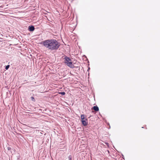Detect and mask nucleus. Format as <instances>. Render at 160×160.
<instances>
[{
	"mask_svg": "<svg viewBox=\"0 0 160 160\" xmlns=\"http://www.w3.org/2000/svg\"><path fill=\"white\" fill-rule=\"evenodd\" d=\"M42 43L46 48L51 50H56L60 46L59 43L55 39L45 40L42 41Z\"/></svg>",
	"mask_w": 160,
	"mask_h": 160,
	"instance_id": "obj_1",
	"label": "nucleus"
},
{
	"mask_svg": "<svg viewBox=\"0 0 160 160\" xmlns=\"http://www.w3.org/2000/svg\"><path fill=\"white\" fill-rule=\"evenodd\" d=\"M64 59H65V63L69 67L73 68L74 67V65L71 62V60L70 58L66 56H65Z\"/></svg>",
	"mask_w": 160,
	"mask_h": 160,
	"instance_id": "obj_2",
	"label": "nucleus"
},
{
	"mask_svg": "<svg viewBox=\"0 0 160 160\" xmlns=\"http://www.w3.org/2000/svg\"><path fill=\"white\" fill-rule=\"evenodd\" d=\"M82 123L84 126H86L88 125V120L85 118V120H83L82 121Z\"/></svg>",
	"mask_w": 160,
	"mask_h": 160,
	"instance_id": "obj_3",
	"label": "nucleus"
},
{
	"mask_svg": "<svg viewBox=\"0 0 160 160\" xmlns=\"http://www.w3.org/2000/svg\"><path fill=\"white\" fill-rule=\"evenodd\" d=\"M28 29L30 31L32 32L34 30L35 28L33 26H29Z\"/></svg>",
	"mask_w": 160,
	"mask_h": 160,
	"instance_id": "obj_4",
	"label": "nucleus"
},
{
	"mask_svg": "<svg viewBox=\"0 0 160 160\" xmlns=\"http://www.w3.org/2000/svg\"><path fill=\"white\" fill-rule=\"evenodd\" d=\"M93 109L95 111L97 112L99 111V108L97 106H94L92 108V109Z\"/></svg>",
	"mask_w": 160,
	"mask_h": 160,
	"instance_id": "obj_5",
	"label": "nucleus"
},
{
	"mask_svg": "<svg viewBox=\"0 0 160 160\" xmlns=\"http://www.w3.org/2000/svg\"><path fill=\"white\" fill-rule=\"evenodd\" d=\"M81 118L82 120V121L83 120H85V117H84V115L83 114H82L81 115Z\"/></svg>",
	"mask_w": 160,
	"mask_h": 160,
	"instance_id": "obj_6",
	"label": "nucleus"
},
{
	"mask_svg": "<svg viewBox=\"0 0 160 160\" xmlns=\"http://www.w3.org/2000/svg\"><path fill=\"white\" fill-rule=\"evenodd\" d=\"M59 94H61L62 95H64L65 94V93L63 92H59Z\"/></svg>",
	"mask_w": 160,
	"mask_h": 160,
	"instance_id": "obj_7",
	"label": "nucleus"
},
{
	"mask_svg": "<svg viewBox=\"0 0 160 160\" xmlns=\"http://www.w3.org/2000/svg\"><path fill=\"white\" fill-rule=\"evenodd\" d=\"M31 100L33 102H34L35 101V99L33 97H31Z\"/></svg>",
	"mask_w": 160,
	"mask_h": 160,
	"instance_id": "obj_8",
	"label": "nucleus"
},
{
	"mask_svg": "<svg viewBox=\"0 0 160 160\" xmlns=\"http://www.w3.org/2000/svg\"><path fill=\"white\" fill-rule=\"evenodd\" d=\"M9 67H10L9 65H8L6 66L5 67V69L7 70H8L9 68Z\"/></svg>",
	"mask_w": 160,
	"mask_h": 160,
	"instance_id": "obj_9",
	"label": "nucleus"
},
{
	"mask_svg": "<svg viewBox=\"0 0 160 160\" xmlns=\"http://www.w3.org/2000/svg\"><path fill=\"white\" fill-rule=\"evenodd\" d=\"M68 158L69 160H71L72 159V156L71 155H69L68 157Z\"/></svg>",
	"mask_w": 160,
	"mask_h": 160,
	"instance_id": "obj_10",
	"label": "nucleus"
},
{
	"mask_svg": "<svg viewBox=\"0 0 160 160\" xmlns=\"http://www.w3.org/2000/svg\"><path fill=\"white\" fill-rule=\"evenodd\" d=\"M7 149L8 151H9L11 149V148L9 147H8L7 148Z\"/></svg>",
	"mask_w": 160,
	"mask_h": 160,
	"instance_id": "obj_11",
	"label": "nucleus"
},
{
	"mask_svg": "<svg viewBox=\"0 0 160 160\" xmlns=\"http://www.w3.org/2000/svg\"><path fill=\"white\" fill-rule=\"evenodd\" d=\"M17 160H20L18 158Z\"/></svg>",
	"mask_w": 160,
	"mask_h": 160,
	"instance_id": "obj_12",
	"label": "nucleus"
},
{
	"mask_svg": "<svg viewBox=\"0 0 160 160\" xmlns=\"http://www.w3.org/2000/svg\"><path fill=\"white\" fill-rule=\"evenodd\" d=\"M89 69H90V68H89H89H88V70H89Z\"/></svg>",
	"mask_w": 160,
	"mask_h": 160,
	"instance_id": "obj_13",
	"label": "nucleus"
}]
</instances>
